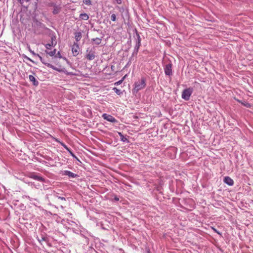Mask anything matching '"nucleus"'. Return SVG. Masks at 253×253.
Here are the masks:
<instances>
[{
  "mask_svg": "<svg viewBox=\"0 0 253 253\" xmlns=\"http://www.w3.org/2000/svg\"><path fill=\"white\" fill-rule=\"evenodd\" d=\"M36 238L41 244H42V242H45L46 243L49 242L48 236L43 232H41L39 236L37 235Z\"/></svg>",
  "mask_w": 253,
  "mask_h": 253,
  "instance_id": "39448f33",
  "label": "nucleus"
},
{
  "mask_svg": "<svg viewBox=\"0 0 253 253\" xmlns=\"http://www.w3.org/2000/svg\"><path fill=\"white\" fill-rule=\"evenodd\" d=\"M135 35L136 39L135 41V45L134 46V49H136V50H139V47L141 46V39L138 32L136 30H135Z\"/></svg>",
  "mask_w": 253,
  "mask_h": 253,
  "instance_id": "423d86ee",
  "label": "nucleus"
},
{
  "mask_svg": "<svg viewBox=\"0 0 253 253\" xmlns=\"http://www.w3.org/2000/svg\"><path fill=\"white\" fill-rule=\"evenodd\" d=\"M30 177L39 181H44V178L43 177L41 176L40 175L36 174L35 173L31 174L30 175Z\"/></svg>",
  "mask_w": 253,
  "mask_h": 253,
  "instance_id": "9b49d317",
  "label": "nucleus"
},
{
  "mask_svg": "<svg viewBox=\"0 0 253 253\" xmlns=\"http://www.w3.org/2000/svg\"><path fill=\"white\" fill-rule=\"evenodd\" d=\"M51 46H53L52 43H47L45 44V47L47 49H50Z\"/></svg>",
  "mask_w": 253,
  "mask_h": 253,
  "instance_id": "b1692460",
  "label": "nucleus"
},
{
  "mask_svg": "<svg viewBox=\"0 0 253 253\" xmlns=\"http://www.w3.org/2000/svg\"><path fill=\"white\" fill-rule=\"evenodd\" d=\"M25 197L26 198H27V199H29L30 201H31V198L30 197V196H27V195H26V196H25Z\"/></svg>",
  "mask_w": 253,
  "mask_h": 253,
  "instance_id": "c9c22d12",
  "label": "nucleus"
},
{
  "mask_svg": "<svg viewBox=\"0 0 253 253\" xmlns=\"http://www.w3.org/2000/svg\"><path fill=\"white\" fill-rule=\"evenodd\" d=\"M62 145L64 147V148L67 151H69L70 149L68 146H67L65 144L62 143Z\"/></svg>",
  "mask_w": 253,
  "mask_h": 253,
  "instance_id": "c85d7f7f",
  "label": "nucleus"
},
{
  "mask_svg": "<svg viewBox=\"0 0 253 253\" xmlns=\"http://www.w3.org/2000/svg\"><path fill=\"white\" fill-rule=\"evenodd\" d=\"M72 51L73 56H77L80 53V47L78 43L74 42L72 47Z\"/></svg>",
  "mask_w": 253,
  "mask_h": 253,
  "instance_id": "0eeeda50",
  "label": "nucleus"
},
{
  "mask_svg": "<svg viewBox=\"0 0 253 253\" xmlns=\"http://www.w3.org/2000/svg\"><path fill=\"white\" fill-rule=\"evenodd\" d=\"M103 38V37H102L101 38H93L91 40L92 42H94V43L96 45H99L101 43L102 39Z\"/></svg>",
  "mask_w": 253,
  "mask_h": 253,
  "instance_id": "dca6fc26",
  "label": "nucleus"
},
{
  "mask_svg": "<svg viewBox=\"0 0 253 253\" xmlns=\"http://www.w3.org/2000/svg\"><path fill=\"white\" fill-rule=\"evenodd\" d=\"M62 174L63 175L68 176L70 178H73L79 176L78 174L67 170L62 171Z\"/></svg>",
  "mask_w": 253,
  "mask_h": 253,
  "instance_id": "9d476101",
  "label": "nucleus"
},
{
  "mask_svg": "<svg viewBox=\"0 0 253 253\" xmlns=\"http://www.w3.org/2000/svg\"><path fill=\"white\" fill-rule=\"evenodd\" d=\"M30 0H19V2L22 4L25 1H26V2H28L29 1H30Z\"/></svg>",
  "mask_w": 253,
  "mask_h": 253,
  "instance_id": "7c9ffc66",
  "label": "nucleus"
},
{
  "mask_svg": "<svg viewBox=\"0 0 253 253\" xmlns=\"http://www.w3.org/2000/svg\"><path fill=\"white\" fill-rule=\"evenodd\" d=\"M56 4L55 3H54V2H50V3H49L48 4V6H50V7H51V6H53V7H54V6H56Z\"/></svg>",
  "mask_w": 253,
  "mask_h": 253,
  "instance_id": "cd10ccee",
  "label": "nucleus"
},
{
  "mask_svg": "<svg viewBox=\"0 0 253 253\" xmlns=\"http://www.w3.org/2000/svg\"><path fill=\"white\" fill-rule=\"evenodd\" d=\"M28 60H30L31 61H33L30 58H28Z\"/></svg>",
  "mask_w": 253,
  "mask_h": 253,
  "instance_id": "58836bf2",
  "label": "nucleus"
},
{
  "mask_svg": "<svg viewBox=\"0 0 253 253\" xmlns=\"http://www.w3.org/2000/svg\"><path fill=\"white\" fill-rule=\"evenodd\" d=\"M118 134L120 136L121 140L124 142L128 143V139L124 136V135L120 132H118Z\"/></svg>",
  "mask_w": 253,
  "mask_h": 253,
  "instance_id": "f3484780",
  "label": "nucleus"
},
{
  "mask_svg": "<svg viewBox=\"0 0 253 253\" xmlns=\"http://www.w3.org/2000/svg\"><path fill=\"white\" fill-rule=\"evenodd\" d=\"M111 19L112 21H115L116 20V16L115 14H112L111 16Z\"/></svg>",
  "mask_w": 253,
  "mask_h": 253,
  "instance_id": "393cba45",
  "label": "nucleus"
},
{
  "mask_svg": "<svg viewBox=\"0 0 253 253\" xmlns=\"http://www.w3.org/2000/svg\"><path fill=\"white\" fill-rule=\"evenodd\" d=\"M116 1L118 4H121L122 3L121 0H116Z\"/></svg>",
  "mask_w": 253,
  "mask_h": 253,
  "instance_id": "f704fd0d",
  "label": "nucleus"
},
{
  "mask_svg": "<svg viewBox=\"0 0 253 253\" xmlns=\"http://www.w3.org/2000/svg\"><path fill=\"white\" fill-rule=\"evenodd\" d=\"M61 9V7L60 5L56 4L55 6L54 7L53 10L52 11V13L54 15L58 14Z\"/></svg>",
  "mask_w": 253,
  "mask_h": 253,
  "instance_id": "2eb2a0df",
  "label": "nucleus"
},
{
  "mask_svg": "<svg viewBox=\"0 0 253 253\" xmlns=\"http://www.w3.org/2000/svg\"><path fill=\"white\" fill-rule=\"evenodd\" d=\"M67 75H73L71 73H68L67 74Z\"/></svg>",
  "mask_w": 253,
  "mask_h": 253,
  "instance_id": "4c0bfd02",
  "label": "nucleus"
},
{
  "mask_svg": "<svg viewBox=\"0 0 253 253\" xmlns=\"http://www.w3.org/2000/svg\"><path fill=\"white\" fill-rule=\"evenodd\" d=\"M193 89L191 87H189L184 89L182 92V98L186 101H188L190 97L193 93Z\"/></svg>",
  "mask_w": 253,
  "mask_h": 253,
  "instance_id": "7ed1b4c3",
  "label": "nucleus"
},
{
  "mask_svg": "<svg viewBox=\"0 0 253 253\" xmlns=\"http://www.w3.org/2000/svg\"><path fill=\"white\" fill-rule=\"evenodd\" d=\"M138 50H136V49H135L134 48V50H133V51L132 53V56H136L137 53H138Z\"/></svg>",
  "mask_w": 253,
  "mask_h": 253,
  "instance_id": "a878e982",
  "label": "nucleus"
},
{
  "mask_svg": "<svg viewBox=\"0 0 253 253\" xmlns=\"http://www.w3.org/2000/svg\"><path fill=\"white\" fill-rule=\"evenodd\" d=\"M114 200L115 201H118L119 200V198L117 196H115Z\"/></svg>",
  "mask_w": 253,
  "mask_h": 253,
  "instance_id": "473e14b6",
  "label": "nucleus"
},
{
  "mask_svg": "<svg viewBox=\"0 0 253 253\" xmlns=\"http://www.w3.org/2000/svg\"><path fill=\"white\" fill-rule=\"evenodd\" d=\"M80 18L84 20H87L89 19V16L86 13H82L80 14Z\"/></svg>",
  "mask_w": 253,
  "mask_h": 253,
  "instance_id": "a211bd4d",
  "label": "nucleus"
},
{
  "mask_svg": "<svg viewBox=\"0 0 253 253\" xmlns=\"http://www.w3.org/2000/svg\"><path fill=\"white\" fill-rule=\"evenodd\" d=\"M124 79V77L122 80H121L117 82L116 83H115V84H116L117 85H118L122 83V82L123 81Z\"/></svg>",
  "mask_w": 253,
  "mask_h": 253,
  "instance_id": "bb28decb",
  "label": "nucleus"
},
{
  "mask_svg": "<svg viewBox=\"0 0 253 253\" xmlns=\"http://www.w3.org/2000/svg\"><path fill=\"white\" fill-rule=\"evenodd\" d=\"M83 2L85 4L87 5H90L91 4V2L90 0H84Z\"/></svg>",
  "mask_w": 253,
  "mask_h": 253,
  "instance_id": "5701e85b",
  "label": "nucleus"
},
{
  "mask_svg": "<svg viewBox=\"0 0 253 253\" xmlns=\"http://www.w3.org/2000/svg\"><path fill=\"white\" fill-rule=\"evenodd\" d=\"M29 79L30 82L33 83V84L34 85L37 86L39 84V82L33 75H30L29 76Z\"/></svg>",
  "mask_w": 253,
  "mask_h": 253,
  "instance_id": "4468645a",
  "label": "nucleus"
},
{
  "mask_svg": "<svg viewBox=\"0 0 253 253\" xmlns=\"http://www.w3.org/2000/svg\"><path fill=\"white\" fill-rule=\"evenodd\" d=\"M146 85V80L144 78H142L140 81L135 83L133 91L137 92L139 90L144 88Z\"/></svg>",
  "mask_w": 253,
  "mask_h": 253,
  "instance_id": "f03ea898",
  "label": "nucleus"
},
{
  "mask_svg": "<svg viewBox=\"0 0 253 253\" xmlns=\"http://www.w3.org/2000/svg\"><path fill=\"white\" fill-rule=\"evenodd\" d=\"M74 35H75V39L76 41V42L78 43V42H79L81 40V38L82 37V33L80 31L76 32L75 33Z\"/></svg>",
  "mask_w": 253,
  "mask_h": 253,
  "instance_id": "ddd939ff",
  "label": "nucleus"
},
{
  "mask_svg": "<svg viewBox=\"0 0 253 253\" xmlns=\"http://www.w3.org/2000/svg\"><path fill=\"white\" fill-rule=\"evenodd\" d=\"M56 52V49H54L53 50L50 51H49L47 50H45L46 53L48 54L50 56H53L55 54Z\"/></svg>",
  "mask_w": 253,
  "mask_h": 253,
  "instance_id": "6ab92c4d",
  "label": "nucleus"
},
{
  "mask_svg": "<svg viewBox=\"0 0 253 253\" xmlns=\"http://www.w3.org/2000/svg\"><path fill=\"white\" fill-rule=\"evenodd\" d=\"M224 182L229 186H233L234 184L233 180L229 176H225L224 178Z\"/></svg>",
  "mask_w": 253,
  "mask_h": 253,
  "instance_id": "f8f14e48",
  "label": "nucleus"
},
{
  "mask_svg": "<svg viewBox=\"0 0 253 253\" xmlns=\"http://www.w3.org/2000/svg\"><path fill=\"white\" fill-rule=\"evenodd\" d=\"M102 117L104 119L111 123H116L117 122V120L111 115L104 113L102 114Z\"/></svg>",
  "mask_w": 253,
  "mask_h": 253,
  "instance_id": "1a4fd4ad",
  "label": "nucleus"
},
{
  "mask_svg": "<svg viewBox=\"0 0 253 253\" xmlns=\"http://www.w3.org/2000/svg\"><path fill=\"white\" fill-rule=\"evenodd\" d=\"M51 43L53 45V46H55L56 45L57 42L56 41V37L55 36H52L51 38Z\"/></svg>",
  "mask_w": 253,
  "mask_h": 253,
  "instance_id": "aec40b11",
  "label": "nucleus"
},
{
  "mask_svg": "<svg viewBox=\"0 0 253 253\" xmlns=\"http://www.w3.org/2000/svg\"><path fill=\"white\" fill-rule=\"evenodd\" d=\"M58 57L59 58H61L62 57V56H61L59 51L58 52Z\"/></svg>",
  "mask_w": 253,
  "mask_h": 253,
  "instance_id": "e433bc0d",
  "label": "nucleus"
},
{
  "mask_svg": "<svg viewBox=\"0 0 253 253\" xmlns=\"http://www.w3.org/2000/svg\"><path fill=\"white\" fill-rule=\"evenodd\" d=\"M212 229H213V230L215 233H217L218 234H219V235H220V234H220V232H219L217 230H216L215 228H213V227H212Z\"/></svg>",
  "mask_w": 253,
  "mask_h": 253,
  "instance_id": "2f4dec72",
  "label": "nucleus"
},
{
  "mask_svg": "<svg viewBox=\"0 0 253 253\" xmlns=\"http://www.w3.org/2000/svg\"><path fill=\"white\" fill-rule=\"evenodd\" d=\"M69 154L74 158L76 160H77L78 162H81V161H80V160L79 159V158L78 157H77L72 152V151L71 150V149L69 150V151H68Z\"/></svg>",
  "mask_w": 253,
  "mask_h": 253,
  "instance_id": "4be33fe9",
  "label": "nucleus"
},
{
  "mask_svg": "<svg viewBox=\"0 0 253 253\" xmlns=\"http://www.w3.org/2000/svg\"><path fill=\"white\" fill-rule=\"evenodd\" d=\"M164 72L167 76H171L172 74V64L169 63L165 65L164 67Z\"/></svg>",
  "mask_w": 253,
  "mask_h": 253,
  "instance_id": "6e6552de",
  "label": "nucleus"
},
{
  "mask_svg": "<svg viewBox=\"0 0 253 253\" xmlns=\"http://www.w3.org/2000/svg\"><path fill=\"white\" fill-rule=\"evenodd\" d=\"M113 90L115 91V92L119 95H120L122 94V92L121 91V90L118 89L117 87H114L113 88Z\"/></svg>",
  "mask_w": 253,
  "mask_h": 253,
  "instance_id": "412c9836",
  "label": "nucleus"
},
{
  "mask_svg": "<svg viewBox=\"0 0 253 253\" xmlns=\"http://www.w3.org/2000/svg\"><path fill=\"white\" fill-rule=\"evenodd\" d=\"M85 58L89 60H93L96 57L95 47L87 48L86 50Z\"/></svg>",
  "mask_w": 253,
  "mask_h": 253,
  "instance_id": "f257e3e1",
  "label": "nucleus"
},
{
  "mask_svg": "<svg viewBox=\"0 0 253 253\" xmlns=\"http://www.w3.org/2000/svg\"><path fill=\"white\" fill-rule=\"evenodd\" d=\"M30 52L32 53V54H33L35 56H37V53H35L33 51H32L31 50H30Z\"/></svg>",
  "mask_w": 253,
  "mask_h": 253,
  "instance_id": "72a5a7b5",
  "label": "nucleus"
},
{
  "mask_svg": "<svg viewBox=\"0 0 253 253\" xmlns=\"http://www.w3.org/2000/svg\"><path fill=\"white\" fill-rule=\"evenodd\" d=\"M57 198L58 199H60V200H63V201H66V199L64 197H61V196H57Z\"/></svg>",
  "mask_w": 253,
  "mask_h": 253,
  "instance_id": "c756f323",
  "label": "nucleus"
},
{
  "mask_svg": "<svg viewBox=\"0 0 253 253\" xmlns=\"http://www.w3.org/2000/svg\"><path fill=\"white\" fill-rule=\"evenodd\" d=\"M37 56L39 58L40 61L42 62V63L44 65H46L47 67L53 69L54 70L58 71V72H60V73H61L63 71L62 69L58 68L54 66L52 64L46 62L45 60L43 58H42V57L41 56H40L39 54H37Z\"/></svg>",
  "mask_w": 253,
  "mask_h": 253,
  "instance_id": "20e7f679",
  "label": "nucleus"
}]
</instances>
